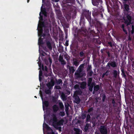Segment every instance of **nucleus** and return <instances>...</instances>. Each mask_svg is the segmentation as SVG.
<instances>
[{
	"label": "nucleus",
	"mask_w": 134,
	"mask_h": 134,
	"mask_svg": "<svg viewBox=\"0 0 134 134\" xmlns=\"http://www.w3.org/2000/svg\"><path fill=\"white\" fill-rule=\"evenodd\" d=\"M43 5L42 4V5L41 8V11L40 12L39 14L40 16L39 18L40 20L37 27L38 35V36L39 37L38 41V44L39 46V52L40 54H41V51L40 50V49L41 48V47H43L42 46L43 43L41 37L42 36L44 37L45 36L43 34L42 35V28L43 27H44V23L42 22L43 20V17L41 15V13H42V14H43L45 16H46V13L45 11V9L44 8L43 9Z\"/></svg>",
	"instance_id": "nucleus-1"
},
{
	"label": "nucleus",
	"mask_w": 134,
	"mask_h": 134,
	"mask_svg": "<svg viewBox=\"0 0 134 134\" xmlns=\"http://www.w3.org/2000/svg\"><path fill=\"white\" fill-rule=\"evenodd\" d=\"M63 122V121L62 120L58 122L55 115H54L53 116V119H51L50 123V124H52L55 128L57 129H58L59 131H61V129L60 126L61 125H62Z\"/></svg>",
	"instance_id": "nucleus-2"
},
{
	"label": "nucleus",
	"mask_w": 134,
	"mask_h": 134,
	"mask_svg": "<svg viewBox=\"0 0 134 134\" xmlns=\"http://www.w3.org/2000/svg\"><path fill=\"white\" fill-rule=\"evenodd\" d=\"M40 57H39L38 59L39 62L38 63V66L39 67V69L40 70L39 72V80L40 81H41V76L42 75V72L41 70V69L42 68L43 70H45L46 71H47V67L46 66H45V68H44L43 65H41V63L40 62Z\"/></svg>",
	"instance_id": "nucleus-3"
},
{
	"label": "nucleus",
	"mask_w": 134,
	"mask_h": 134,
	"mask_svg": "<svg viewBox=\"0 0 134 134\" xmlns=\"http://www.w3.org/2000/svg\"><path fill=\"white\" fill-rule=\"evenodd\" d=\"M43 127L44 134H54L52 130L49 127Z\"/></svg>",
	"instance_id": "nucleus-4"
},
{
	"label": "nucleus",
	"mask_w": 134,
	"mask_h": 134,
	"mask_svg": "<svg viewBox=\"0 0 134 134\" xmlns=\"http://www.w3.org/2000/svg\"><path fill=\"white\" fill-rule=\"evenodd\" d=\"M40 96L41 97V99L42 100L43 108V110L44 111V112H45V107L46 108L48 106V102L47 101H45L44 102V101L43 99V97L42 95V92L41 91H40Z\"/></svg>",
	"instance_id": "nucleus-5"
},
{
	"label": "nucleus",
	"mask_w": 134,
	"mask_h": 134,
	"mask_svg": "<svg viewBox=\"0 0 134 134\" xmlns=\"http://www.w3.org/2000/svg\"><path fill=\"white\" fill-rule=\"evenodd\" d=\"M80 94L81 93L80 92L79 93L78 91H76L75 92L74 94V98L75 99V100L76 101V102L77 103H79L80 101V99L79 98V97L76 96V95Z\"/></svg>",
	"instance_id": "nucleus-6"
},
{
	"label": "nucleus",
	"mask_w": 134,
	"mask_h": 134,
	"mask_svg": "<svg viewBox=\"0 0 134 134\" xmlns=\"http://www.w3.org/2000/svg\"><path fill=\"white\" fill-rule=\"evenodd\" d=\"M100 131L101 133L102 134H107V130L105 127L104 126H101Z\"/></svg>",
	"instance_id": "nucleus-7"
},
{
	"label": "nucleus",
	"mask_w": 134,
	"mask_h": 134,
	"mask_svg": "<svg viewBox=\"0 0 134 134\" xmlns=\"http://www.w3.org/2000/svg\"><path fill=\"white\" fill-rule=\"evenodd\" d=\"M127 20L126 19H124V20L125 23L128 25L130 23L131 21V18L130 16H128L126 18Z\"/></svg>",
	"instance_id": "nucleus-8"
},
{
	"label": "nucleus",
	"mask_w": 134,
	"mask_h": 134,
	"mask_svg": "<svg viewBox=\"0 0 134 134\" xmlns=\"http://www.w3.org/2000/svg\"><path fill=\"white\" fill-rule=\"evenodd\" d=\"M54 85V82L53 80H51V82L47 84V86L49 89L52 87Z\"/></svg>",
	"instance_id": "nucleus-9"
},
{
	"label": "nucleus",
	"mask_w": 134,
	"mask_h": 134,
	"mask_svg": "<svg viewBox=\"0 0 134 134\" xmlns=\"http://www.w3.org/2000/svg\"><path fill=\"white\" fill-rule=\"evenodd\" d=\"M107 65L109 67L110 66H111L112 67H115L116 66V64L115 62H113L108 63L107 64Z\"/></svg>",
	"instance_id": "nucleus-10"
},
{
	"label": "nucleus",
	"mask_w": 134,
	"mask_h": 134,
	"mask_svg": "<svg viewBox=\"0 0 134 134\" xmlns=\"http://www.w3.org/2000/svg\"><path fill=\"white\" fill-rule=\"evenodd\" d=\"M59 60L61 62L62 64H65V62L64 61L63 57L61 55H60L59 57Z\"/></svg>",
	"instance_id": "nucleus-11"
},
{
	"label": "nucleus",
	"mask_w": 134,
	"mask_h": 134,
	"mask_svg": "<svg viewBox=\"0 0 134 134\" xmlns=\"http://www.w3.org/2000/svg\"><path fill=\"white\" fill-rule=\"evenodd\" d=\"M86 85V83L85 82H83L80 85V87L82 88H84L85 87Z\"/></svg>",
	"instance_id": "nucleus-12"
},
{
	"label": "nucleus",
	"mask_w": 134,
	"mask_h": 134,
	"mask_svg": "<svg viewBox=\"0 0 134 134\" xmlns=\"http://www.w3.org/2000/svg\"><path fill=\"white\" fill-rule=\"evenodd\" d=\"M74 130L76 131L75 134H79L80 133H81V131L78 129L75 128Z\"/></svg>",
	"instance_id": "nucleus-13"
},
{
	"label": "nucleus",
	"mask_w": 134,
	"mask_h": 134,
	"mask_svg": "<svg viewBox=\"0 0 134 134\" xmlns=\"http://www.w3.org/2000/svg\"><path fill=\"white\" fill-rule=\"evenodd\" d=\"M99 86L96 85V86H95L94 87V91L93 92V93H94L95 91H97L99 90Z\"/></svg>",
	"instance_id": "nucleus-14"
},
{
	"label": "nucleus",
	"mask_w": 134,
	"mask_h": 134,
	"mask_svg": "<svg viewBox=\"0 0 134 134\" xmlns=\"http://www.w3.org/2000/svg\"><path fill=\"white\" fill-rule=\"evenodd\" d=\"M53 109L54 111H56L58 110V108L56 105H55L53 106Z\"/></svg>",
	"instance_id": "nucleus-15"
},
{
	"label": "nucleus",
	"mask_w": 134,
	"mask_h": 134,
	"mask_svg": "<svg viewBox=\"0 0 134 134\" xmlns=\"http://www.w3.org/2000/svg\"><path fill=\"white\" fill-rule=\"evenodd\" d=\"M48 61H49V64L50 65H51V64L52 63V60H51V59H50V58H49L48 59V60L47 61L46 60H45V63H46V64H47H47H48L47 62Z\"/></svg>",
	"instance_id": "nucleus-16"
},
{
	"label": "nucleus",
	"mask_w": 134,
	"mask_h": 134,
	"mask_svg": "<svg viewBox=\"0 0 134 134\" xmlns=\"http://www.w3.org/2000/svg\"><path fill=\"white\" fill-rule=\"evenodd\" d=\"M124 7L125 10L126 11H128L129 10V6L127 4H125Z\"/></svg>",
	"instance_id": "nucleus-17"
},
{
	"label": "nucleus",
	"mask_w": 134,
	"mask_h": 134,
	"mask_svg": "<svg viewBox=\"0 0 134 134\" xmlns=\"http://www.w3.org/2000/svg\"><path fill=\"white\" fill-rule=\"evenodd\" d=\"M83 64L79 66V69H78V70L79 71V72H81L82 69L83 68Z\"/></svg>",
	"instance_id": "nucleus-18"
},
{
	"label": "nucleus",
	"mask_w": 134,
	"mask_h": 134,
	"mask_svg": "<svg viewBox=\"0 0 134 134\" xmlns=\"http://www.w3.org/2000/svg\"><path fill=\"white\" fill-rule=\"evenodd\" d=\"M47 44L49 48L50 49H52V47L50 43L49 42H47Z\"/></svg>",
	"instance_id": "nucleus-19"
},
{
	"label": "nucleus",
	"mask_w": 134,
	"mask_h": 134,
	"mask_svg": "<svg viewBox=\"0 0 134 134\" xmlns=\"http://www.w3.org/2000/svg\"><path fill=\"white\" fill-rule=\"evenodd\" d=\"M74 63L76 66H77L79 64L78 62L76 60H74Z\"/></svg>",
	"instance_id": "nucleus-20"
},
{
	"label": "nucleus",
	"mask_w": 134,
	"mask_h": 134,
	"mask_svg": "<svg viewBox=\"0 0 134 134\" xmlns=\"http://www.w3.org/2000/svg\"><path fill=\"white\" fill-rule=\"evenodd\" d=\"M64 114L65 113L64 112H60L59 113V115L62 116H63L64 115Z\"/></svg>",
	"instance_id": "nucleus-21"
},
{
	"label": "nucleus",
	"mask_w": 134,
	"mask_h": 134,
	"mask_svg": "<svg viewBox=\"0 0 134 134\" xmlns=\"http://www.w3.org/2000/svg\"><path fill=\"white\" fill-rule=\"evenodd\" d=\"M92 80V79L91 78H89V79L88 82V85L89 86H90V84Z\"/></svg>",
	"instance_id": "nucleus-22"
},
{
	"label": "nucleus",
	"mask_w": 134,
	"mask_h": 134,
	"mask_svg": "<svg viewBox=\"0 0 134 134\" xmlns=\"http://www.w3.org/2000/svg\"><path fill=\"white\" fill-rule=\"evenodd\" d=\"M62 82V81L61 79H59L57 83L58 84H61Z\"/></svg>",
	"instance_id": "nucleus-23"
},
{
	"label": "nucleus",
	"mask_w": 134,
	"mask_h": 134,
	"mask_svg": "<svg viewBox=\"0 0 134 134\" xmlns=\"http://www.w3.org/2000/svg\"><path fill=\"white\" fill-rule=\"evenodd\" d=\"M122 28H123V31L126 34H127V32L125 30L124 28V26L123 25H122Z\"/></svg>",
	"instance_id": "nucleus-24"
},
{
	"label": "nucleus",
	"mask_w": 134,
	"mask_h": 134,
	"mask_svg": "<svg viewBox=\"0 0 134 134\" xmlns=\"http://www.w3.org/2000/svg\"><path fill=\"white\" fill-rule=\"evenodd\" d=\"M109 74V72L108 71H106V72L103 75V77L104 75H107Z\"/></svg>",
	"instance_id": "nucleus-25"
},
{
	"label": "nucleus",
	"mask_w": 134,
	"mask_h": 134,
	"mask_svg": "<svg viewBox=\"0 0 134 134\" xmlns=\"http://www.w3.org/2000/svg\"><path fill=\"white\" fill-rule=\"evenodd\" d=\"M61 97L63 100H64L65 99V96L64 94H62Z\"/></svg>",
	"instance_id": "nucleus-26"
},
{
	"label": "nucleus",
	"mask_w": 134,
	"mask_h": 134,
	"mask_svg": "<svg viewBox=\"0 0 134 134\" xmlns=\"http://www.w3.org/2000/svg\"><path fill=\"white\" fill-rule=\"evenodd\" d=\"M46 93L47 94H49L50 93V91L49 90L46 91Z\"/></svg>",
	"instance_id": "nucleus-27"
},
{
	"label": "nucleus",
	"mask_w": 134,
	"mask_h": 134,
	"mask_svg": "<svg viewBox=\"0 0 134 134\" xmlns=\"http://www.w3.org/2000/svg\"><path fill=\"white\" fill-rule=\"evenodd\" d=\"M59 104L60 107L62 108V107H63V105L62 103L61 102H60L59 103Z\"/></svg>",
	"instance_id": "nucleus-28"
},
{
	"label": "nucleus",
	"mask_w": 134,
	"mask_h": 134,
	"mask_svg": "<svg viewBox=\"0 0 134 134\" xmlns=\"http://www.w3.org/2000/svg\"><path fill=\"white\" fill-rule=\"evenodd\" d=\"M132 34H133V31H134V26H133V25L132 26Z\"/></svg>",
	"instance_id": "nucleus-29"
},
{
	"label": "nucleus",
	"mask_w": 134,
	"mask_h": 134,
	"mask_svg": "<svg viewBox=\"0 0 134 134\" xmlns=\"http://www.w3.org/2000/svg\"><path fill=\"white\" fill-rule=\"evenodd\" d=\"M90 116L89 115H88L87 117V120H88L90 119Z\"/></svg>",
	"instance_id": "nucleus-30"
},
{
	"label": "nucleus",
	"mask_w": 134,
	"mask_h": 134,
	"mask_svg": "<svg viewBox=\"0 0 134 134\" xmlns=\"http://www.w3.org/2000/svg\"><path fill=\"white\" fill-rule=\"evenodd\" d=\"M114 74L115 76L116 77V74H117L116 71H114Z\"/></svg>",
	"instance_id": "nucleus-31"
},
{
	"label": "nucleus",
	"mask_w": 134,
	"mask_h": 134,
	"mask_svg": "<svg viewBox=\"0 0 134 134\" xmlns=\"http://www.w3.org/2000/svg\"><path fill=\"white\" fill-rule=\"evenodd\" d=\"M93 90L92 87L91 86H90L89 87V90L91 91H92Z\"/></svg>",
	"instance_id": "nucleus-32"
},
{
	"label": "nucleus",
	"mask_w": 134,
	"mask_h": 134,
	"mask_svg": "<svg viewBox=\"0 0 134 134\" xmlns=\"http://www.w3.org/2000/svg\"><path fill=\"white\" fill-rule=\"evenodd\" d=\"M78 87H79L77 85H76L74 86L75 88V89L77 88Z\"/></svg>",
	"instance_id": "nucleus-33"
},
{
	"label": "nucleus",
	"mask_w": 134,
	"mask_h": 134,
	"mask_svg": "<svg viewBox=\"0 0 134 134\" xmlns=\"http://www.w3.org/2000/svg\"><path fill=\"white\" fill-rule=\"evenodd\" d=\"M85 117H86V116L85 114H83L82 115V118L83 119H85Z\"/></svg>",
	"instance_id": "nucleus-34"
},
{
	"label": "nucleus",
	"mask_w": 134,
	"mask_h": 134,
	"mask_svg": "<svg viewBox=\"0 0 134 134\" xmlns=\"http://www.w3.org/2000/svg\"><path fill=\"white\" fill-rule=\"evenodd\" d=\"M55 87L56 88L58 89H60V86H55Z\"/></svg>",
	"instance_id": "nucleus-35"
},
{
	"label": "nucleus",
	"mask_w": 134,
	"mask_h": 134,
	"mask_svg": "<svg viewBox=\"0 0 134 134\" xmlns=\"http://www.w3.org/2000/svg\"><path fill=\"white\" fill-rule=\"evenodd\" d=\"M52 1L56 2H57L59 1V0H52Z\"/></svg>",
	"instance_id": "nucleus-36"
},
{
	"label": "nucleus",
	"mask_w": 134,
	"mask_h": 134,
	"mask_svg": "<svg viewBox=\"0 0 134 134\" xmlns=\"http://www.w3.org/2000/svg\"><path fill=\"white\" fill-rule=\"evenodd\" d=\"M105 98V96H103V99H102L103 101H104V99Z\"/></svg>",
	"instance_id": "nucleus-37"
},
{
	"label": "nucleus",
	"mask_w": 134,
	"mask_h": 134,
	"mask_svg": "<svg viewBox=\"0 0 134 134\" xmlns=\"http://www.w3.org/2000/svg\"><path fill=\"white\" fill-rule=\"evenodd\" d=\"M83 53L82 52H81L80 53V54L81 56L83 55Z\"/></svg>",
	"instance_id": "nucleus-38"
},
{
	"label": "nucleus",
	"mask_w": 134,
	"mask_h": 134,
	"mask_svg": "<svg viewBox=\"0 0 134 134\" xmlns=\"http://www.w3.org/2000/svg\"><path fill=\"white\" fill-rule=\"evenodd\" d=\"M68 108L67 107H66V110H65L66 112V113L67 112V111L68 110Z\"/></svg>",
	"instance_id": "nucleus-39"
},
{
	"label": "nucleus",
	"mask_w": 134,
	"mask_h": 134,
	"mask_svg": "<svg viewBox=\"0 0 134 134\" xmlns=\"http://www.w3.org/2000/svg\"><path fill=\"white\" fill-rule=\"evenodd\" d=\"M46 32H47V33H48V30H47L46 31Z\"/></svg>",
	"instance_id": "nucleus-40"
},
{
	"label": "nucleus",
	"mask_w": 134,
	"mask_h": 134,
	"mask_svg": "<svg viewBox=\"0 0 134 134\" xmlns=\"http://www.w3.org/2000/svg\"><path fill=\"white\" fill-rule=\"evenodd\" d=\"M44 53H43V54H42V55H44Z\"/></svg>",
	"instance_id": "nucleus-41"
},
{
	"label": "nucleus",
	"mask_w": 134,
	"mask_h": 134,
	"mask_svg": "<svg viewBox=\"0 0 134 134\" xmlns=\"http://www.w3.org/2000/svg\"><path fill=\"white\" fill-rule=\"evenodd\" d=\"M70 92H68V94H70Z\"/></svg>",
	"instance_id": "nucleus-42"
},
{
	"label": "nucleus",
	"mask_w": 134,
	"mask_h": 134,
	"mask_svg": "<svg viewBox=\"0 0 134 134\" xmlns=\"http://www.w3.org/2000/svg\"><path fill=\"white\" fill-rule=\"evenodd\" d=\"M44 119H45V115H44Z\"/></svg>",
	"instance_id": "nucleus-43"
},
{
	"label": "nucleus",
	"mask_w": 134,
	"mask_h": 134,
	"mask_svg": "<svg viewBox=\"0 0 134 134\" xmlns=\"http://www.w3.org/2000/svg\"><path fill=\"white\" fill-rule=\"evenodd\" d=\"M109 44L110 45H111V43H109Z\"/></svg>",
	"instance_id": "nucleus-44"
},
{
	"label": "nucleus",
	"mask_w": 134,
	"mask_h": 134,
	"mask_svg": "<svg viewBox=\"0 0 134 134\" xmlns=\"http://www.w3.org/2000/svg\"><path fill=\"white\" fill-rule=\"evenodd\" d=\"M44 0H42V2H44Z\"/></svg>",
	"instance_id": "nucleus-45"
},
{
	"label": "nucleus",
	"mask_w": 134,
	"mask_h": 134,
	"mask_svg": "<svg viewBox=\"0 0 134 134\" xmlns=\"http://www.w3.org/2000/svg\"><path fill=\"white\" fill-rule=\"evenodd\" d=\"M35 97L36 98H37V97H36V96H35Z\"/></svg>",
	"instance_id": "nucleus-46"
},
{
	"label": "nucleus",
	"mask_w": 134,
	"mask_h": 134,
	"mask_svg": "<svg viewBox=\"0 0 134 134\" xmlns=\"http://www.w3.org/2000/svg\"><path fill=\"white\" fill-rule=\"evenodd\" d=\"M74 70H73V71H72V72H74Z\"/></svg>",
	"instance_id": "nucleus-47"
},
{
	"label": "nucleus",
	"mask_w": 134,
	"mask_h": 134,
	"mask_svg": "<svg viewBox=\"0 0 134 134\" xmlns=\"http://www.w3.org/2000/svg\"><path fill=\"white\" fill-rule=\"evenodd\" d=\"M29 2V1H28L27 2V3H28Z\"/></svg>",
	"instance_id": "nucleus-48"
}]
</instances>
